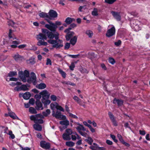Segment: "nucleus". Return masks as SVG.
I'll list each match as a JSON object with an SVG mask.
<instances>
[{
  "mask_svg": "<svg viewBox=\"0 0 150 150\" xmlns=\"http://www.w3.org/2000/svg\"><path fill=\"white\" fill-rule=\"evenodd\" d=\"M45 33H46L47 37L50 39L47 40V42L50 44L53 45V47L60 49L63 46L62 44L63 41L59 39V34L57 32L50 31L46 29Z\"/></svg>",
  "mask_w": 150,
  "mask_h": 150,
  "instance_id": "obj_1",
  "label": "nucleus"
},
{
  "mask_svg": "<svg viewBox=\"0 0 150 150\" xmlns=\"http://www.w3.org/2000/svg\"><path fill=\"white\" fill-rule=\"evenodd\" d=\"M18 76L24 82H27L29 84L32 83L34 86L37 83V79L29 77V72L27 70H25L24 72L22 71H19Z\"/></svg>",
  "mask_w": 150,
  "mask_h": 150,
  "instance_id": "obj_2",
  "label": "nucleus"
},
{
  "mask_svg": "<svg viewBox=\"0 0 150 150\" xmlns=\"http://www.w3.org/2000/svg\"><path fill=\"white\" fill-rule=\"evenodd\" d=\"M46 29H42V33H40L37 35L36 38L38 40L37 45L39 46L41 45L46 46L47 45V43L44 41L45 40H47V39L46 33H45Z\"/></svg>",
  "mask_w": 150,
  "mask_h": 150,
  "instance_id": "obj_3",
  "label": "nucleus"
},
{
  "mask_svg": "<svg viewBox=\"0 0 150 150\" xmlns=\"http://www.w3.org/2000/svg\"><path fill=\"white\" fill-rule=\"evenodd\" d=\"M76 129L77 130L78 132L82 136L85 137H86L87 134L85 132H83L82 130L83 131H86V129L83 127V125H80V126H78L76 127Z\"/></svg>",
  "mask_w": 150,
  "mask_h": 150,
  "instance_id": "obj_4",
  "label": "nucleus"
},
{
  "mask_svg": "<svg viewBox=\"0 0 150 150\" xmlns=\"http://www.w3.org/2000/svg\"><path fill=\"white\" fill-rule=\"evenodd\" d=\"M111 13L112 14L113 17L117 21H120L121 20V16L120 12L112 11H111Z\"/></svg>",
  "mask_w": 150,
  "mask_h": 150,
  "instance_id": "obj_5",
  "label": "nucleus"
},
{
  "mask_svg": "<svg viewBox=\"0 0 150 150\" xmlns=\"http://www.w3.org/2000/svg\"><path fill=\"white\" fill-rule=\"evenodd\" d=\"M61 113L60 112L57 111L56 113H55L54 112H53L52 115L55 117L56 118L59 119L60 120H65L66 118L65 116L61 114Z\"/></svg>",
  "mask_w": 150,
  "mask_h": 150,
  "instance_id": "obj_6",
  "label": "nucleus"
},
{
  "mask_svg": "<svg viewBox=\"0 0 150 150\" xmlns=\"http://www.w3.org/2000/svg\"><path fill=\"white\" fill-rule=\"evenodd\" d=\"M115 28L114 26H113L107 30L106 35L108 37H111L115 34Z\"/></svg>",
  "mask_w": 150,
  "mask_h": 150,
  "instance_id": "obj_7",
  "label": "nucleus"
},
{
  "mask_svg": "<svg viewBox=\"0 0 150 150\" xmlns=\"http://www.w3.org/2000/svg\"><path fill=\"white\" fill-rule=\"evenodd\" d=\"M43 118V116L40 114L36 115V118L35 120V122L40 124L42 123L43 122V121L42 119Z\"/></svg>",
  "mask_w": 150,
  "mask_h": 150,
  "instance_id": "obj_8",
  "label": "nucleus"
},
{
  "mask_svg": "<svg viewBox=\"0 0 150 150\" xmlns=\"http://www.w3.org/2000/svg\"><path fill=\"white\" fill-rule=\"evenodd\" d=\"M108 114L113 125L115 126H117L118 125L112 113L111 112H108Z\"/></svg>",
  "mask_w": 150,
  "mask_h": 150,
  "instance_id": "obj_9",
  "label": "nucleus"
},
{
  "mask_svg": "<svg viewBox=\"0 0 150 150\" xmlns=\"http://www.w3.org/2000/svg\"><path fill=\"white\" fill-rule=\"evenodd\" d=\"M58 14L55 11L53 10H50L49 12V19H51L52 18H56L57 17Z\"/></svg>",
  "mask_w": 150,
  "mask_h": 150,
  "instance_id": "obj_10",
  "label": "nucleus"
},
{
  "mask_svg": "<svg viewBox=\"0 0 150 150\" xmlns=\"http://www.w3.org/2000/svg\"><path fill=\"white\" fill-rule=\"evenodd\" d=\"M28 90V88L27 87L26 85L23 84L21 86H17L15 88V90L19 91L21 90L27 91Z\"/></svg>",
  "mask_w": 150,
  "mask_h": 150,
  "instance_id": "obj_11",
  "label": "nucleus"
},
{
  "mask_svg": "<svg viewBox=\"0 0 150 150\" xmlns=\"http://www.w3.org/2000/svg\"><path fill=\"white\" fill-rule=\"evenodd\" d=\"M124 103V101L121 99H116L115 98L113 101V103L114 104H117L118 106H122Z\"/></svg>",
  "mask_w": 150,
  "mask_h": 150,
  "instance_id": "obj_12",
  "label": "nucleus"
},
{
  "mask_svg": "<svg viewBox=\"0 0 150 150\" xmlns=\"http://www.w3.org/2000/svg\"><path fill=\"white\" fill-rule=\"evenodd\" d=\"M40 146L45 149H49L50 148L49 143H46L45 141H42L40 143Z\"/></svg>",
  "mask_w": 150,
  "mask_h": 150,
  "instance_id": "obj_13",
  "label": "nucleus"
},
{
  "mask_svg": "<svg viewBox=\"0 0 150 150\" xmlns=\"http://www.w3.org/2000/svg\"><path fill=\"white\" fill-rule=\"evenodd\" d=\"M74 34L75 33L73 31H71L69 33H67L65 35L66 40L69 41Z\"/></svg>",
  "mask_w": 150,
  "mask_h": 150,
  "instance_id": "obj_14",
  "label": "nucleus"
},
{
  "mask_svg": "<svg viewBox=\"0 0 150 150\" xmlns=\"http://www.w3.org/2000/svg\"><path fill=\"white\" fill-rule=\"evenodd\" d=\"M13 58L17 62L22 61L23 58V56L19 55L18 53H17L14 55Z\"/></svg>",
  "mask_w": 150,
  "mask_h": 150,
  "instance_id": "obj_15",
  "label": "nucleus"
},
{
  "mask_svg": "<svg viewBox=\"0 0 150 150\" xmlns=\"http://www.w3.org/2000/svg\"><path fill=\"white\" fill-rule=\"evenodd\" d=\"M36 104L37 105L36 109L37 110H43V108L42 107V104L39 101H36Z\"/></svg>",
  "mask_w": 150,
  "mask_h": 150,
  "instance_id": "obj_16",
  "label": "nucleus"
},
{
  "mask_svg": "<svg viewBox=\"0 0 150 150\" xmlns=\"http://www.w3.org/2000/svg\"><path fill=\"white\" fill-rule=\"evenodd\" d=\"M77 37L76 36H74L70 40V43L72 45H74L76 44L77 42Z\"/></svg>",
  "mask_w": 150,
  "mask_h": 150,
  "instance_id": "obj_17",
  "label": "nucleus"
},
{
  "mask_svg": "<svg viewBox=\"0 0 150 150\" xmlns=\"http://www.w3.org/2000/svg\"><path fill=\"white\" fill-rule=\"evenodd\" d=\"M74 99L78 103H79L82 106L85 107V105L84 104H82L81 103V101L80 99L79 98V96H75L73 97Z\"/></svg>",
  "mask_w": 150,
  "mask_h": 150,
  "instance_id": "obj_18",
  "label": "nucleus"
},
{
  "mask_svg": "<svg viewBox=\"0 0 150 150\" xmlns=\"http://www.w3.org/2000/svg\"><path fill=\"white\" fill-rule=\"evenodd\" d=\"M62 137L63 139L65 140H69L71 139L70 135L65 133L62 135Z\"/></svg>",
  "mask_w": 150,
  "mask_h": 150,
  "instance_id": "obj_19",
  "label": "nucleus"
},
{
  "mask_svg": "<svg viewBox=\"0 0 150 150\" xmlns=\"http://www.w3.org/2000/svg\"><path fill=\"white\" fill-rule=\"evenodd\" d=\"M30 96L31 94H19V97L20 98L22 97L25 100L29 99Z\"/></svg>",
  "mask_w": 150,
  "mask_h": 150,
  "instance_id": "obj_20",
  "label": "nucleus"
},
{
  "mask_svg": "<svg viewBox=\"0 0 150 150\" xmlns=\"http://www.w3.org/2000/svg\"><path fill=\"white\" fill-rule=\"evenodd\" d=\"M33 127L35 129L39 131H41L42 129L41 126L38 124H34L33 125Z\"/></svg>",
  "mask_w": 150,
  "mask_h": 150,
  "instance_id": "obj_21",
  "label": "nucleus"
},
{
  "mask_svg": "<svg viewBox=\"0 0 150 150\" xmlns=\"http://www.w3.org/2000/svg\"><path fill=\"white\" fill-rule=\"evenodd\" d=\"M39 16L42 18H48L49 15L46 13L42 12L39 13Z\"/></svg>",
  "mask_w": 150,
  "mask_h": 150,
  "instance_id": "obj_22",
  "label": "nucleus"
},
{
  "mask_svg": "<svg viewBox=\"0 0 150 150\" xmlns=\"http://www.w3.org/2000/svg\"><path fill=\"white\" fill-rule=\"evenodd\" d=\"M36 87L39 89H42L46 87V85L44 83H41L38 85Z\"/></svg>",
  "mask_w": 150,
  "mask_h": 150,
  "instance_id": "obj_23",
  "label": "nucleus"
},
{
  "mask_svg": "<svg viewBox=\"0 0 150 150\" xmlns=\"http://www.w3.org/2000/svg\"><path fill=\"white\" fill-rule=\"evenodd\" d=\"M73 18H72L70 17L67 18L65 22L67 25L70 24L73 21Z\"/></svg>",
  "mask_w": 150,
  "mask_h": 150,
  "instance_id": "obj_24",
  "label": "nucleus"
},
{
  "mask_svg": "<svg viewBox=\"0 0 150 150\" xmlns=\"http://www.w3.org/2000/svg\"><path fill=\"white\" fill-rule=\"evenodd\" d=\"M51 25H52V31L56 32V29L58 28V26L55 23H51Z\"/></svg>",
  "mask_w": 150,
  "mask_h": 150,
  "instance_id": "obj_25",
  "label": "nucleus"
},
{
  "mask_svg": "<svg viewBox=\"0 0 150 150\" xmlns=\"http://www.w3.org/2000/svg\"><path fill=\"white\" fill-rule=\"evenodd\" d=\"M75 143L72 141L67 142H66V145L69 147H72L74 145Z\"/></svg>",
  "mask_w": 150,
  "mask_h": 150,
  "instance_id": "obj_26",
  "label": "nucleus"
},
{
  "mask_svg": "<svg viewBox=\"0 0 150 150\" xmlns=\"http://www.w3.org/2000/svg\"><path fill=\"white\" fill-rule=\"evenodd\" d=\"M17 75V73L16 71H11L8 74V76L9 77H11L14 76H15Z\"/></svg>",
  "mask_w": 150,
  "mask_h": 150,
  "instance_id": "obj_27",
  "label": "nucleus"
},
{
  "mask_svg": "<svg viewBox=\"0 0 150 150\" xmlns=\"http://www.w3.org/2000/svg\"><path fill=\"white\" fill-rule=\"evenodd\" d=\"M58 70L59 73L61 74L62 76L64 78H65L66 77V73L62 70L60 69H58Z\"/></svg>",
  "mask_w": 150,
  "mask_h": 150,
  "instance_id": "obj_28",
  "label": "nucleus"
},
{
  "mask_svg": "<svg viewBox=\"0 0 150 150\" xmlns=\"http://www.w3.org/2000/svg\"><path fill=\"white\" fill-rule=\"evenodd\" d=\"M35 62V58L32 57H30V59L28 61V63L32 64H34Z\"/></svg>",
  "mask_w": 150,
  "mask_h": 150,
  "instance_id": "obj_29",
  "label": "nucleus"
},
{
  "mask_svg": "<svg viewBox=\"0 0 150 150\" xmlns=\"http://www.w3.org/2000/svg\"><path fill=\"white\" fill-rule=\"evenodd\" d=\"M93 145L94 146H90V148L92 150H98V146L97 144L94 143Z\"/></svg>",
  "mask_w": 150,
  "mask_h": 150,
  "instance_id": "obj_30",
  "label": "nucleus"
},
{
  "mask_svg": "<svg viewBox=\"0 0 150 150\" xmlns=\"http://www.w3.org/2000/svg\"><path fill=\"white\" fill-rule=\"evenodd\" d=\"M60 124L62 125H69V121L68 120H63L60 122Z\"/></svg>",
  "mask_w": 150,
  "mask_h": 150,
  "instance_id": "obj_31",
  "label": "nucleus"
},
{
  "mask_svg": "<svg viewBox=\"0 0 150 150\" xmlns=\"http://www.w3.org/2000/svg\"><path fill=\"white\" fill-rule=\"evenodd\" d=\"M85 141L87 142L89 144L91 145L93 142V140L90 137H88L87 139L85 140Z\"/></svg>",
  "mask_w": 150,
  "mask_h": 150,
  "instance_id": "obj_32",
  "label": "nucleus"
},
{
  "mask_svg": "<svg viewBox=\"0 0 150 150\" xmlns=\"http://www.w3.org/2000/svg\"><path fill=\"white\" fill-rule=\"evenodd\" d=\"M29 111L32 114H36L37 113V112L36 110L32 107H31L29 108Z\"/></svg>",
  "mask_w": 150,
  "mask_h": 150,
  "instance_id": "obj_33",
  "label": "nucleus"
},
{
  "mask_svg": "<svg viewBox=\"0 0 150 150\" xmlns=\"http://www.w3.org/2000/svg\"><path fill=\"white\" fill-rule=\"evenodd\" d=\"M109 62L112 64L113 65L115 63V59L112 57H110L108 58Z\"/></svg>",
  "mask_w": 150,
  "mask_h": 150,
  "instance_id": "obj_34",
  "label": "nucleus"
},
{
  "mask_svg": "<svg viewBox=\"0 0 150 150\" xmlns=\"http://www.w3.org/2000/svg\"><path fill=\"white\" fill-rule=\"evenodd\" d=\"M92 15L94 16H97L98 15V13L97 9L96 8H94L93 9V11L92 12Z\"/></svg>",
  "mask_w": 150,
  "mask_h": 150,
  "instance_id": "obj_35",
  "label": "nucleus"
},
{
  "mask_svg": "<svg viewBox=\"0 0 150 150\" xmlns=\"http://www.w3.org/2000/svg\"><path fill=\"white\" fill-rule=\"evenodd\" d=\"M86 33L88 35L89 37L91 38L93 36V33L92 31L90 30H87L86 31Z\"/></svg>",
  "mask_w": 150,
  "mask_h": 150,
  "instance_id": "obj_36",
  "label": "nucleus"
},
{
  "mask_svg": "<svg viewBox=\"0 0 150 150\" xmlns=\"http://www.w3.org/2000/svg\"><path fill=\"white\" fill-rule=\"evenodd\" d=\"M116 0H105V2L109 4H113Z\"/></svg>",
  "mask_w": 150,
  "mask_h": 150,
  "instance_id": "obj_37",
  "label": "nucleus"
},
{
  "mask_svg": "<svg viewBox=\"0 0 150 150\" xmlns=\"http://www.w3.org/2000/svg\"><path fill=\"white\" fill-rule=\"evenodd\" d=\"M50 110L49 109H47L46 112H42V114L44 116L46 117L50 114Z\"/></svg>",
  "mask_w": 150,
  "mask_h": 150,
  "instance_id": "obj_38",
  "label": "nucleus"
},
{
  "mask_svg": "<svg viewBox=\"0 0 150 150\" xmlns=\"http://www.w3.org/2000/svg\"><path fill=\"white\" fill-rule=\"evenodd\" d=\"M66 134L70 135L72 133V131L70 129H67L65 130V133Z\"/></svg>",
  "mask_w": 150,
  "mask_h": 150,
  "instance_id": "obj_39",
  "label": "nucleus"
},
{
  "mask_svg": "<svg viewBox=\"0 0 150 150\" xmlns=\"http://www.w3.org/2000/svg\"><path fill=\"white\" fill-rule=\"evenodd\" d=\"M70 1H78L79 3H82L84 4H86L87 1L86 0H69Z\"/></svg>",
  "mask_w": 150,
  "mask_h": 150,
  "instance_id": "obj_40",
  "label": "nucleus"
},
{
  "mask_svg": "<svg viewBox=\"0 0 150 150\" xmlns=\"http://www.w3.org/2000/svg\"><path fill=\"white\" fill-rule=\"evenodd\" d=\"M54 57L56 58H59L62 60H63L62 56L59 54H54Z\"/></svg>",
  "mask_w": 150,
  "mask_h": 150,
  "instance_id": "obj_41",
  "label": "nucleus"
},
{
  "mask_svg": "<svg viewBox=\"0 0 150 150\" xmlns=\"http://www.w3.org/2000/svg\"><path fill=\"white\" fill-rule=\"evenodd\" d=\"M75 67V65L74 63V62H72L71 63V65L69 67V69L73 71Z\"/></svg>",
  "mask_w": 150,
  "mask_h": 150,
  "instance_id": "obj_42",
  "label": "nucleus"
},
{
  "mask_svg": "<svg viewBox=\"0 0 150 150\" xmlns=\"http://www.w3.org/2000/svg\"><path fill=\"white\" fill-rule=\"evenodd\" d=\"M50 98L51 100L53 101H56L57 99L58 98L56 96L54 95H51L50 96Z\"/></svg>",
  "mask_w": 150,
  "mask_h": 150,
  "instance_id": "obj_43",
  "label": "nucleus"
},
{
  "mask_svg": "<svg viewBox=\"0 0 150 150\" xmlns=\"http://www.w3.org/2000/svg\"><path fill=\"white\" fill-rule=\"evenodd\" d=\"M41 94H36L35 96V98H36L37 101H39V100L41 98Z\"/></svg>",
  "mask_w": 150,
  "mask_h": 150,
  "instance_id": "obj_44",
  "label": "nucleus"
},
{
  "mask_svg": "<svg viewBox=\"0 0 150 150\" xmlns=\"http://www.w3.org/2000/svg\"><path fill=\"white\" fill-rule=\"evenodd\" d=\"M70 43L67 42L66 43L64 46V49L65 50H68L70 47Z\"/></svg>",
  "mask_w": 150,
  "mask_h": 150,
  "instance_id": "obj_45",
  "label": "nucleus"
},
{
  "mask_svg": "<svg viewBox=\"0 0 150 150\" xmlns=\"http://www.w3.org/2000/svg\"><path fill=\"white\" fill-rule=\"evenodd\" d=\"M8 134L10 136V137L12 139H13L15 138V137L14 134H13L12 132L11 131H9Z\"/></svg>",
  "mask_w": 150,
  "mask_h": 150,
  "instance_id": "obj_46",
  "label": "nucleus"
},
{
  "mask_svg": "<svg viewBox=\"0 0 150 150\" xmlns=\"http://www.w3.org/2000/svg\"><path fill=\"white\" fill-rule=\"evenodd\" d=\"M45 26L49 30L52 31V25L46 24L45 25Z\"/></svg>",
  "mask_w": 150,
  "mask_h": 150,
  "instance_id": "obj_47",
  "label": "nucleus"
},
{
  "mask_svg": "<svg viewBox=\"0 0 150 150\" xmlns=\"http://www.w3.org/2000/svg\"><path fill=\"white\" fill-rule=\"evenodd\" d=\"M29 77L31 78H35L37 79L36 75L33 72H31L30 74V76Z\"/></svg>",
  "mask_w": 150,
  "mask_h": 150,
  "instance_id": "obj_48",
  "label": "nucleus"
},
{
  "mask_svg": "<svg viewBox=\"0 0 150 150\" xmlns=\"http://www.w3.org/2000/svg\"><path fill=\"white\" fill-rule=\"evenodd\" d=\"M55 108L57 110H59L61 111H64V109L60 106L57 105L55 106Z\"/></svg>",
  "mask_w": 150,
  "mask_h": 150,
  "instance_id": "obj_49",
  "label": "nucleus"
},
{
  "mask_svg": "<svg viewBox=\"0 0 150 150\" xmlns=\"http://www.w3.org/2000/svg\"><path fill=\"white\" fill-rule=\"evenodd\" d=\"M52 64V61L51 59L49 58H47V62L46 63V65H51Z\"/></svg>",
  "mask_w": 150,
  "mask_h": 150,
  "instance_id": "obj_50",
  "label": "nucleus"
},
{
  "mask_svg": "<svg viewBox=\"0 0 150 150\" xmlns=\"http://www.w3.org/2000/svg\"><path fill=\"white\" fill-rule=\"evenodd\" d=\"M79 55V54L75 55L68 54L67 56L73 58H76Z\"/></svg>",
  "mask_w": 150,
  "mask_h": 150,
  "instance_id": "obj_51",
  "label": "nucleus"
},
{
  "mask_svg": "<svg viewBox=\"0 0 150 150\" xmlns=\"http://www.w3.org/2000/svg\"><path fill=\"white\" fill-rule=\"evenodd\" d=\"M9 116L12 118L15 119L17 117L16 115L14 113H9Z\"/></svg>",
  "mask_w": 150,
  "mask_h": 150,
  "instance_id": "obj_52",
  "label": "nucleus"
},
{
  "mask_svg": "<svg viewBox=\"0 0 150 150\" xmlns=\"http://www.w3.org/2000/svg\"><path fill=\"white\" fill-rule=\"evenodd\" d=\"M114 44L115 45L118 46L121 44V41L120 40H119L117 42H115Z\"/></svg>",
  "mask_w": 150,
  "mask_h": 150,
  "instance_id": "obj_53",
  "label": "nucleus"
},
{
  "mask_svg": "<svg viewBox=\"0 0 150 150\" xmlns=\"http://www.w3.org/2000/svg\"><path fill=\"white\" fill-rule=\"evenodd\" d=\"M42 98L44 100L48 99L49 98L48 94H42Z\"/></svg>",
  "mask_w": 150,
  "mask_h": 150,
  "instance_id": "obj_54",
  "label": "nucleus"
},
{
  "mask_svg": "<svg viewBox=\"0 0 150 150\" xmlns=\"http://www.w3.org/2000/svg\"><path fill=\"white\" fill-rule=\"evenodd\" d=\"M117 137L119 139L120 141L122 142H123V140L122 138V137L121 135L120 134H118L117 135Z\"/></svg>",
  "mask_w": 150,
  "mask_h": 150,
  "instance_id": "obj_55",
  "label": "nucleus"
},
{
  "mask_svg": "<svg viewBox=\"0 0 150 150\" xmlns=\"http://www.w3.org/2000/svg\"><path fill=\"white\" fill-rule=\"evenodd\" d=\"M12 32V30L11 29H10L9 30V33H8V37L9 39L13 38V37H12L11 33Z\"/></svg>",
  "mask_w": 150,
  "mask_h": 150,
  "instance_id": "obj_56",
  "label": "nucleus"
},
{
  "mask_svg": "<svg viewBox=\"0 0 150 150\" xmlns=\"http://www.w3.org/2000/svg\"><path fill=\"white\" fill-rule=\"evenodd\" d=\"M76 25L74 23L71 24L69 27V28H71V30L74 27H76Z\"/></svg>",
  "mask_w": 150,
  "mask_h": 150,
  "instance_id": "obj_57",
  "label": "nucleus"
},
{
  "mask_svg": "<svg viewBox=\"0 0 150 150\" xmlns=\"http://www.w3.org/2000/svg\"><path fill=\"white\" fill-rule=\"evenodd\" d=\"M110 137L113 139V140L115 142H117V140L115 139V137L114 135L111 134Z\"/></svg>",
  "mask_w": 150,
  "mask_h": 150,
  "instance_id": "obj_58",
  "label": "nucleus"
},
{
  "mask_svg": "<svg viewBox=\"0 0 150 150\" xmlns=\"http://www.w3.org/2000/svg\"><path fill=\"white\" fill-rule=\"evenodd\" d=\"M36 118V115H32L30 117V119L31 120L34 121L35 122V120Z\"/></svg>",
  "mask_w": 150,
  "mask_h": 150,
  "instance_id": "obj_59",
  "label": "nucleus"
},
{
  "mask_svg": "<svg viewBox=\"0 0 150 150\" xmlns=\"http://www.w3.org/2000/svg\"><path fill=\"white\" fill-rule=\"evenodd\" d=\"M26 46V45L24 44H22V45H19L18 46V47L19 49H21L23 48H24Z\"/></svg>",
  "mask_w": 150,
  "mask_h": 150,
  "instance_id": "obj_60",
  "label": "nucleus"
},
{
  "mask_svg": "<svg viewBox=\"0 0 150 150\" xmlns=\"http://www.w3.org/2000/svg\"><path fill=\"white\" fill-rule=\"evenodd\" d=\"M39 94H49L48 92L46 90H43L41 92H40Z\"/></svg>",
  "mask_w": 150,
  "mask_h": 150,
  "instance_id": "obj_61",
  "label": "nucleus"
},
{
  "mask_svg": "<svg viewBox=\"0 0 150 150\" xmlns=\"http://www.w3.org/2000/svg\"><path fill=\"white\" fill-rule=\"evenodd\" d=\"M8 23V25L11 26L15 24L14 22L12 21H9Z\"/></svg>",
  "mask_w": 150,
  "mask_h": 150,
  "instance_id": "obj_62",
  "label": "nucleus"
},
{
  "mask_svg": "<svg viewBox=\"0 0 150 150\" xmlns=\"http://www.w3.org/2000/svg\"><path fill=\"white\" fill-rule=\"evenodd\" d=\"M35 100L33 98L30 99L29 101V103L32 105L34 104Z\"/></svg>",
  "mask_w": 150,
  "mask_h": 150,
  "instance_id": "obj_63",
  "label": "nucleus"
},
{
  "mask_svg": "<svg viewBox=\"0 0 150 150\" xmlns=\"http://www.w3.org/2000/svg\"><path fill=\"white\" fill-rule=\"evenodd\" d=\"M31 91L32 92L34 93L35 94H38L39 93L38 91L36 88L32 89Z\"/></svg>",
  "mask_w": 150,
  "mask_h": 150,
  "instance_id": "obj_64",
  "label": "nucleus"
}]
</instances>
